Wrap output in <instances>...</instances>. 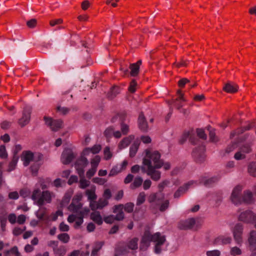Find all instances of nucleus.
Instances as JSON below:
<instances>
[{"mask_svg":"<svg viewBox=\"0 0 256 256\" xmlns=\"http://www.w3.org/2000/svg\"><path fill=\"white\" fill-rule=\"evenodd\" d=\"M161 154L159 152L152 149L144 151L141 170L154 181L161 178V172L158 170L160 166Z\"/></svg>","mask_w":256,"mask_h":256,"instance_id":"1","label":"nucleus"},{"mask_svg":"<svg viewBox=\"0 0 256 256\" xmlns=\"http://www.w3.org/2000/svg\"><path fill=\"white\" fill-rule=\"evenodd\" d=\"M50 182V180L49 178H38L31 195V198L34 204L42 206L52 202V198L55 196L54 192L48 190L41 192L40 190V188L42 190L48 188Z\"/></svg>","mask_w":256,"mask_h":256,"instance_id":"2","label":"nucleus"},{"mask_svg":"<svg viewBox=\"0 0 256 256\" xmlns=\"http://www.w3.org/2000/svg\"><path fill=\"white\" fill-rule=\"evenodd\" d=\"M82 198L81 192L77 193L72 200L71 204L68 206L69 210L74 214H72L68 218V221L70 223L75 222L74 227L78 228L84 222V217L87 214L90 210L88 208H82V204L80 202Z\"/></svg>","mask_w":256,"mask_h":256,"instance_id":"3","label":"nucleus"},{"mask_svg":"<svg viewBox=\"0 0 256 256\" xmlns=\"http://www.w3.org/2000/svg\"><path fill=\"white\" fill-rule=\"evenodd\" d=\"M151 242L154 243V250L156 254H160L166 249L168 244L165 236L158 232L152 234L149 232H144L142 239L140 248L142 250H146L150 246Z\"/></svg>","mask_w":256,"mask_h":256,"instance_id":"4","label":"nucleus"},{"mask_svg":"<svg viewBox=\"0 0 256 256\" xmlns=\"http://www.w3.org/2000/svg\"><path fill=\"white\" fill-rule=\"evenodd\" d=\"M202 225V222L198 218H190L184 220H181L178 225L181 230L193 228L196 230Z\"/></svg>","mask_w":256,"mask_h":256,"instance_id":"5","label":"nucleus"},{"mask_svg":"<svg viewBox=\"0 0 256 256\" xmlns=\"http://www.w3.org/2000/svg\"><path fill=\"white\" fill-rule=\"evenodd\" d=\"M232 232L234 238L235 242L241 245L243 242L242 234L244 232V226L240 223L236 224L234 226L230 228Z\"/></svg>","mask_w":256,"mask_h":256,"instance_id":"6","label":"nucleus"},{"mask_svg":"<svg viewBox=\"0 0 256 256\" xmlns=\"http://www.w3.org/2000/svg\"><path fill=\"white\" fill-rule=\"evenodd\" d=\"M242 186L240 185H237L233 188L230 196V200L234 204L238 205L242 204Z\"/></svg>","mask_w":256,"mask_h":256,"instance_id":"7","label":"nucleus"},{"mask_svg":"<svg viewBox=\"0 0 256 256\" xmlns=\"http://www.w3.org/2000/svg\"><path fill=\"white\" fill-rule=\"evenodd\" d=\"M239 220L247 224L256 222V214L250 210L242 212L238 216Z\"/></svg>","mask_w":256,"mask_h":256,"instance_id":"8","label":"nucleus"},{"mask_svg":"<svg viewBox=\"0 0 256 256\" xmlns=\"http://www.w3.org/2000/svg\"><path fill=\"white\" fill-rule=\"evenodd\" d=\"M100 160L101 158L98 155L95 156L90 160V168L86 172V176L88 178H90L95 174Z\"/></svg>","mask_w":256,"mask_h":256,"instance_id":"9","label":"nucleus"},{"mask_svg":"<svg viewBox=\"0 0 256 256\" xmlns=\"http://www.w3.org/2000/svg\"><path fill=\"white\" fill-rule=\"evenodd\" d=\"M89 162L87 158H85L82 155L75 163L74 167L79 174L80 176H82L84 174V168L88 166Z\"/></svg>","mask_w":256,"mask_h":256,"instance_id":"10","label":"nucleus"},{"mask_svg":"<svg viewBox=\"0 0 256 256\" xmlns=\"http://www.w3.org/2000/svg\"><path fill=\"white\" fill-rule=\"evenodd\" d=\"M248 241L249 244V248L250 251V256H256V232L254 230L250 231Z\"/></svg>","mask_w":256,"mask_h":256,"instance_id":"11","label":"nucleus"},{"mask_svg":"<svg viewBox=\"0 0 256 256\" xmlns=\"http://www.w3.org/2000/svg\"><path fill=\"white\" fill-rule=\"evenodd\" d=\"M44 120L46 125L52 131H58L62 126V122L60 120H52L50 118L44 116Z\"/></svg>","mask_w":256,"mask_h":256,"instance_id":"12","label":"nucleus"},{"mask_svg":"<svg viewBox=\"0 0 256 256\" xmlns=\"http://www.w3.org/2000/svg\"><path fill=\"white\" fill-rule=\"evenodd\" d=\"M38 154H34V152L30 150L24 151L21 156V160L23 162V164L25 166L29 165L30 162L36 160V157L38 156Z\"/></svg>","mask_w":256,"mask_h":256,"instance_id":"13","label":"nucleus"},{"mask_svg":"<svg viewBox=\"0 0 256 256\" xmlns=\"http://www.w3.org/2000/svg\"><path fill=\"white\" fill-rule=\"evenodd\" d=\"M74 157V154L70 148L65 149L61 156V161L62 164H70Z\"/></svg>","mask_w":256,"mask_h":256,"instance_id":"14","label":"nucleus"},{"mask_svg":"<svg viewBox=\"0 0 256 256\" xmlns=\"http://www.w3.org/2000/svg\"><path fill=\"white\" fill-rule=\"evenodd\" d=\"M102 147L100 144H96L92 148H86L82 152L81 155L85 158L91 156L92 155L98 154L101 150Z\"/></svg>","mask_w":256,"mask_h":256,"instance_id":"15","label":"nucleus"},{"mask_svg":"<svg viewBox=\"0 0 256 256\" xmlns=\"http://www.w3.org/2000/svg\"><path fill=\"white\" fill-rule=\"evenodd\" d=\"M32 108L30 107H26L22 112V116L19 120L18 123L22 126L26 125L30 122Z\"/></svg>","mask_w":256,"mask_h":256,"instance_id":"16","label":"nucleus"},{"mask_svg":"<svg viewBox=\"0 0 256 256\" xmlns=\"http://www.w3.org/2000/svg\"><path fill=\"white\" fill-rule=\"evenodd\" d=\"M42 158V156L40 154H38V156L36 157V160L30 166L32 174L34 176H36L38 174L39 168L42 164L41 162Z\"/></svg>","mask_w":256,"mask_h":256,"instance_id":"17","label":"nucleus"},{"mask_svg":"<svg viewBox=\"0 0 256 256\" xmlns=\"http://www.w3.org/2000/svg\"><path fill=\"white\" fill-rule=\"evenodd\" d=\"M232 241V239L230 236L221 235L216 238L213 242L216 245L227 244L231 243Z\"/></svg>","mask_w":256,"mask_h":256,"instance_id":"18","label":"nucleus"},{"mask_svg":"<svg viewBox=\"0 0 256 256\" xmlns=\"http://www.w3.org/2000/svg\"><path fill=\"white\" fill-rule=\"evenodd\" d=\"M124 206L122 204H119L115 206L113 208V212L116 214L114 216L116 220H121L124 218V213L122 211Z\"/></svg>","mask_w":256,"mask_h":256,"instance_id":"19","label":"nucleus"},{"mask_svg":"<svg viewBox=\"0 0 256 256\" xmlns=\"http://www.w3.org/2000/svg\"><path fill=\"white\" fill-rule=\"evenodd\" d=\"M220 176L218 175L214 176L210 178H204L202 180L201 182L205 186H210L220 180Z\"/></svg>","mask_w":256,"mask_h":256,"instance_id":"20","label":"nucleus"},{"mask_svg":"<svg viewBox=\"0 0 256 256\" xmlns=\"http://www.w3.org/2000/svg\"><path fill=\"white\" fill-rule=\"evenodd\" d=\"M238 90V86L230 82H226L223 88V90L228 93L236 92Z\"/></svg>","mask_w":256,"mask_h":256,"instance_id":"21","label":"nucleus"},{"mask_svg":"<svg viewBox=\"0 0 256 256\" xmlns=\"http://www.w3.org/2000/svg\"><path fill=\"white\" fill-rule=\"evenodd\" d=\"M138 124L140 129L142 131L146 132L148 130V125L142 114H140L139 116Z\"/></svg>","mask_w":256,"mask_h":256,"instance_id":"22","label":"nucleus"},{"mask_svg":"<svg viewBox=\"0 0 256 256\" xmlns=\"http://www.w3.org/2000/svg\"><path fill=\"white\" fill-rule=\"evenodd\" d=\"M194 182L193 181H190L188 183L186 184L184 186L180 188L178 190H176L174 194V198H178L182 194L186 192L188 188L192 186Z\"/></svg>","mask_w":256,"mask_h":256,"instance_id":"23","label":"nucleus"},{"mask_svg":"<svg viewBox=\"0 0 256 256\" xmlns=\"http://www.w3.org/2000/svg\"><path fill=\"white\" fill-rule=\"evenodd\" d=\"M134 138V136L130 135L126 137L123 138L118 144V148L120 150H122L127 146L130 144V142L132 140H133Z\"/></svg>","mask_w":256,"mask_h":256,"instance_id":"24","label":"nucleus"},{"mask_svg":"<svg viewBox=\"0 0 256 256\" xmlns=\"http://www.w3.org/2000/svg\"><path fill=\"white\" fill-rule=\"evenodd\" d=\"M142 63V60H138L136 63L132 64L130 66V75L132 76H136L139 72L140 66Z\"/></svg>","mask_w":256,"mask_h":256,"instance_id":"25","label":"nucleus"},{"mask_svg":"<svg viewBox=\"0 0 256 256\" xmlns=\"http://www.w3.org/2000/svg\"><path fill=\"white\" fill-rule=\"evenodd\" d=\"M90 218L98 225L102 224V217L99 212L95 211L90 214Z\"/></svg>","mask_w":256,"mask_h":256,"instance_id":"26","label":"nucleus"},{"mask_svg":"<svg viewBox=\"0 0 256 256\" xmlns=\"http://www.w3.org/2000/svg\"><path fill=\"white\" fill-rule=\"evenodd\" d=\"M104 135L107 138H110L112 135H113L116 138H120L122 136L120 132H114V129L112 128H109L106 130L104 131Z\"/></svg>","mask_w":256,"mask_h":256,"instance_id":"27","label":"nucleus"},{"mask_svg":"<svg viewBox=\"0 0 256 256\" xmlns=\"http://www.w3.org/2000/svg\"><path fill=\"white\" fill-rule=\"evenodd\" d=\"M242 203L250 204L253 201L252 194L250 190H246L242 194Z\"/></svg>","mask_w":256,"mask_h":256,"instance_id":"28","label":"nucleus"},{"mask_svg":"<svg viewBox=\"0 0 256 256\" xmlns=\"http://www.w3.org/2000/svg\"><path fill=\"white\" fill-rule=\"evenodd\" d=\"M142 182L143 179L142 178L138 176L134 178L132 182L130 185V188L132 190L136 189L139 188L142 184Z\"/></svg>","mask_w":256,"mask_h":256,"instance_id":"29","label":"nucleus"},{"mask_svg":"<svg viewBox=\"0 0 256 256\" xmlns=\"http://www.w3.org/2000/svg\"><path fill=\"white\" fill-rule=\"evenodd\" d=\"M204 148L200 147V150L196 149L193 151V156L198 160L201 161L204 158Z\"/></svg>","mask_w":256,"mask_h":256,"instance_id":"30","label":"nucleus"},{"mask_svg":"<svg viewBox=\"0 0 256 256\" xmlns=\"http://www.w3.org/2000/svg\"><path fill=\"white\" fill-rule=\"evenodd\" d=\"M4 254L5 256H22L16 246H14L10 250H5Z\"/></svg>","mask_w":256,"mask_h":256,"instance_id":"31","label":"nucleus"},{"mask_svg":"<svg viewBox=\"0 0 256 256\" xmlns=\"http://www.w3.org/2000/svg\"><path fill=\"white\" fill-rule=\"evenodd\" d=\"M96 187L92 186L90 188L86 190V195L88 196V199L90 200H94L96 198V196L95 194Z\"/></svg>","mask_w":256,"mask_h":256,"instance_id":"32","label":"nucleus"},{"mask_svg":"<svg viewBox=\"0 0 256 256\" xmlns=\"http://www.w3.org/2000/svg\"><path fill=\"white\" fill-rule=\"evenodd\" d=\"M242 253V250L240 247L234 246L230 248V254L232 256H240Z\"/></svg>","mask_w":256,"mask_h":256,"instance_id":"33","label":"nucleus"},{"mask_svg":"<svg viewBox=\"0 0 256 256\" xmlns=\"http://www.w3.org/2000/svg\"><path fill=\"white\" fill-rule=\"evenodd\" d=\"M18 160V156L14 154L12 161L10 162L8 165V171L10 172L14 170Z\"/></svg>","mask_w":256,"mask_h":256,"instance_id":"34","label":"nucleus"},{"mask_svg":"<svg viewBox=\"0 0 256 256\" xmlns=\"http://www.w3.org/2000/svg\"><path fill=\"white\" fill-rule=\"evenodd\" d=\"M55 256H64L66 254V249L64 246H58L54 250Z\"/></svg>","mask_w":256,"mask_h":256,"instance_id":"35","label":"nucleus"},{"mask_svg":"<svg viewBox=\"0 0 256 256\" xmlns=\"http://www.w3.org/2000/svg\"><path fill=\"white\" fill-rule=\"evenodd\" d=\"M248 172L250 176L256 177V162H252L248 164Z\"/></svg>","mask_w":256,"mask_h":256,"instance_id":"36","label":"nucleus"},{"mask_svg":"<svg viewBox=\"0 0 256 256\" xmlns=\"http://www.w3.org/2000/svg\"><path fill=\"white\" fill-rule=\"evenodd\" d=\"M103 244V242H96L93 248L91 256H97L98 252L101 249Z\"/></svg>","mask_w":256,"mask_h":256,"instance_id":"37","label":"nucleus"},{"mask_svg":"<svg viewBox=\"0 0 256 256\" xmlns=\"http://www.w3.org/2000/svg\"><path fill=\"white\" fill-rule=\"evenodd\" d=\"M72 194V190H69L66 193L62 200V205L66 204L69 202Z\"/></svg>","mask_w":256,"mask_h":256,"instance_id":"38","label":"nucleus"},{"mask_svg":"<svg viewBox=\"0 0 256 256\" xmlns=\"http://www.w3.org/2000/svg\"><path fill=\"white\" fill-rule=\"evenodd\" d=\"M138 242L137 238H134L130 240L128 243V246L130 249L136 250L138 248Z\"/></svg>","mask_w":256,"mask_h":256,"instance_id":"39","label":"nucleus"},{"mask_svg":"<svg viewBox=\"0 0 256 256\" xmlns=\"http://www.w3.org/2000/svg\"><path fill=\"white\" fill-rule=\"evenodd\" d=\"M80 177V188L82 189H84L90 185V182L88 180H86L84 178V174L83 176Z\"/></svg>","mask_w":256,"mask_h":256,"instance_id":"40","label":"nucleus"},{"mask_svg":"<svg viewBox=\"0 0 256 256\" xmlns=\"http://www.w3.org/2000/svg\"><path fill=\"white\" fill-rule=\"evenodd\" d=\"M145 200H146L145 193L143 192H140L137 198L136 204L137 206H140V205L142 204H143L145 202Z\"/></svg>","mask_w":256,"mask_h":256,"instance_id":"41","label":"nucleus"},{"mask_svg":"<svg viewBox=\"0 0 256 256\" xmlns=\"http://www.w3.org/2000/svg\"><path fill=\"white\" fill-rule=\"evenodd\" d=\"M122 170H120V168H119V166L117 165L114 166L110 170V172L109 173V176H114L118 174L121 172Z\"/></svg>","mask_w":256,"mask_h":256,"instance_id":"42","label":"nucleus"},{"mask_svg":"<svg viewBox=\"0 0 256 256\" xmlns=\"http://www.w3.org/2000/svg\"><path fill=\"white\" fill-rule=\"evenodd\" d=\"M58 239L64 243H67L70 240V236L66 233H63L58 236Z\"/></svg>","mask_w":256,"mask_h":256,"instance_id":"43","label":"nucleus"},{"mask_svg":"<svg viewBox=\"0 0 256 256\" xmlns=\"http://www.w3.org/2000/svg\"><path fill=\"white\" fill-rule=\"evenodd\" d=\"M138 144L134 143L132 144L130 149V156L131 157L134 156L138 150Z\"/></svg>","mask_w":256,"mask_h":256,"instance_id":"44","label":"nucleus"},{"mask_svg":"<svg viewBox=\"0 0 256 256\" xmlns=\"http://www.w3.org/2000/svg\"><path fill=\"white\" fill-rule=\"evenodd\" d=\"M46 213V209L45 208H40L36 212V217L40 220H42Z\"/></svg>","mask_w":256,"mask_h":256,"instance_id":"45","label":"nucleus"},{"mask_svg":"<svg viewBox=\"0 0 256 256\" xmlns=\"http://www.w3.org/2000/svg\"><path fill=\"white\" fill-rule=\"evenodd\" d=\"M108 204V200L104 198H100L98 201V208L102 209L106 206Z\"/></svg>","mask_w":256,"mask_h":256,"instance_id":"46","label":"nucleus"},{"mask_svg":"<svg viewBox=\"0 0 256 256\" xmlns=\"http://www.w3.org/2000/svg\"><path fill=\"white\" fill-rule=\"evenodd\" d=\"M238 150L242 151V154H244L246 156V154L250 153L251 152V148L248 144H244L242 146H240Z\"/></svg>","mask_w":256,"mask_h":256,"instance_id":"47","label":"nucleus"},{"mask_svg":"<svg viewBox=\"0 0 256 256\" xmlns=\"http://www.w3.org/2000/svg\"><path fill=\"white\" fill-rule=\"evenodd\" d=\"M120 130H121V134H122L124 135L126 134L130 130L129 126L124 123H122L120 124Z\"/></svg>","mask_w":256,"mask_h":256,"instance_id":"48","label":"nucleus"},{"mask_svg":"<svg viewBox=\"0 0 256 256\" xmlns=\"http://www.w3.org/2000/svg\"><path fill=\"white\" fill-rule=\"evenodd\" d=\"M160 163V168L163 167L165 170H169L171 168V164L170 162H164L162 159H161Z\"/></svg>","mask_w":256,"mask_h":256,"instance_id":"49","label":"nucleus"},{"mask_svg":"<svg viewBox=\"0 0 256 256\" xmlns=\"http://www.w3.org/2000/svg\"><path fill=\"white\" fill-rule=\"evenodd\" d=\"M104 158L106 160L110 159L112 157V154L109 147H106L104 151Z\"/></svg>","mask_w":256,"mask_h":256,"instance_id":"50","label":"nucleus"},{"mask_svg":"<svg viewBox=\"0 0 256 256\" xmlns=\"http://www.w3.org/2000/svg\"><path fill=\"white\" fill-rule=\"evenodd\" d=\"M106 181H107V180H106L105 178H99V177H96L92 179V182L94 183H96V184H98L100 185L104 184L106 182Z\"/></svg>","mask_w":256,"mask_h":256,"instance_id":"51","label":"nucleus"},{"mask_svg":"<svg viewBox=\"0 0 256 256\" xmlns=\"http://www.w3.org/2000/svg\"><path fill=\"white\" fill-rule=\"evenodd\" d=\"M238 146L236 143H232L228 145L226 150V152L229 154L230 152L234 151Z\"/></svg>","mask_w":256,"mask_h":256,"instance_id":"52","label":"nucleus"},{"mask_svg":"<svg viewBox=\"0 0 256 256\" xmlns=\"http://www.w3.org/2000/svg\"><path fill=\"white\" fill-rule=\"evenodd\" d=\"M104 220L106 224H112L114 220H116L115 216L114 215H110L106 216L104 218Z\"/></svg>","mask_w":256,"mask_h":256,"instance_id":"53","label":"nucleus"},{"mask_svg":"<svg viewBox=\"0 0 256 256\" xmlns=\"http://www.w3.org/2000/svg\"><path fill=\"white\" fill-rule=\"evenodd\" d=\"M134 207V204L132 202H128L124 206V210L128 212H131L133 211Z\"/></svg>","mask_w":256,"mask_h":256,"instance_id":"54","label":"nucleus"},{"mask_svg":"<svg viewBox=\"0 0 256 256\" xmlns=\"http://www.w3.org/2000/svg\"><path fill=\"white\" fill-rule=\"evenodd\" d=\"M220 252L218 250L207 251L206 254L207 256H220Z\"/></svg>","mask_w":256,"mask_h":256,"instance_id":"55","label":"nucleus"},{"mask_svg":"<svg viewBox=\"0 0 256 256\" xmlns=\"http://www.w3.org/2000/svg\"><path fill=\"white\" fill-rule=\"evenodd\" d=\"M8 156V154L6 152V148L4 146H0V157L2 158H6Z\"/></svg>","mask_w":256,"mask_h":256,"instance_id":"56","label":"nucleus"},{"mask_svg":"<svg viewBox=\"0 0 256 256\" xmlns=\"http://www.w3.org/2000/svg\"><path fill=\"white\" fill-rule=\"evenodd\" d=\"M198 136L201 138L206 140L207 136L202 129L198 128L196 130Z\"/></svg>","mask_w":256,"mask_h":256,"instance_id":"57","label":"nucleus"},{"mask_svg":"<svg viewBox=\"0 0 256 256\" xmlns=\"http://www.w3.org/2000/svg\"><path fill=\"white\" fill-rule=\"evenodd\" d=\"M246 158V156L244 155V154H242V151L238 150V152H236L234 156V158L236 160H240L244 159Z\"/></svg>","mask_w":256,"mask_h":256,"instance_id":"58","label":"nucleus"},{"mask_svg":"<svg viewBox=\"0 0 256 256\" xmlns=\"http://www.w3.org/2000/svg\"><path fill=\"white\" fill-rule=\"evenodd\" d=\"M169 184L170 181L166 180L160 182L158 185V187L160 190H162L165 187L168 186Z\"/></svg>","mask_w":256,"mask_h":256,"instance_id":"59","label":"nucleus"},{"mask_svg":"<svg viewBox=\"0 0 256 256\" xmlns=\"http://www.w3.org/2000/svg\"><path fill=\"white\" fill-rule=\"evenodd\" d=\"M19 198L18 193L16 192H12L9 193L8 194V198L12 200H17Z\"/></svg>","mask_w":256,"mask_h":256,"instance_id":"60","label":"nucleus"},{"mask_svg":"<svg viewBox=\"0 0 256 256\" xmlns=\"http://www.w3.org/2000/svg\"><path fill=\"white\" fill-rule=\"evenodd\" d=\"M190 134V132H185L183 134L182 136H181V138H180V142L181 144L184 143V142L186 141V140H187V138L189 136Z\"/></svg>","mask_w":256,"mask_h":256,"instance_id":"61","label":"nucleus"},{"mask_svg":"<svg viewBox=\"0 0 256 256\" xmlns=\"http://www.w3.org/2000/svg\"><path fill=\"white\" fill-rule=\"evenodd\" d=\"M110 94L109 96L111 98H113L114 97L116 96V95L119 93V89L118 88L116 87L112 88L110 92Z\"/></svg>","mask_w":256,"mask_h":256,"instance_id":"62","label":"nucleus"},{"mask_svg":"<svg viewBox=\"0 0 256 256\" xmlns=\"http://www.w3.org/2000/svg\"><path fill=\"white\" fill-rule=\"evenodd\" d=\"M8 220L12 224H14L16 221V216L14 214H10L8 216Z\"/></svg>","mask_w":256,"mask_h":256,"instance_id":"63","label":"nucleus"},{"mask_svg":"<svg viewBox=\"0 0 256 256\" xmlns=\"http://www.w3.org/2000/svg\"><path fill=\"white\" fill-rule=\"evenodd\" d=\"M152 182L150 180H146L144 182L143 188L144 190L149 189L151 186Z\"/></svg>","mask_w":256,"mask_h":256,"instance_id":"64","label":"nucleus"}]
</instances>
